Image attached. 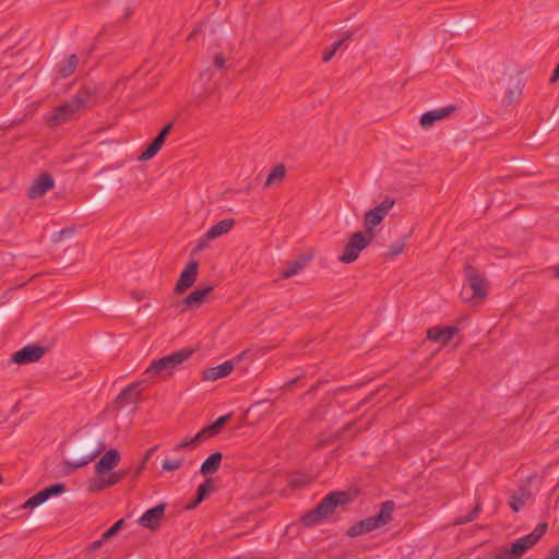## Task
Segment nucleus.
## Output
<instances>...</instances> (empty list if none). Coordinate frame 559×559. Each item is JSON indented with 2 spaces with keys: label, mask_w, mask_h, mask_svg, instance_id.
<instances>
[{
  "label": "nucleus",
  "mask_w": 559,
  "mask_h": 559,
  "mask_svg": "<svg viewBox=\"0 0 559 559\" xmlns=\"http://www.w3.org/2000/svg\"><path fill=\"white\" fill-rule=\"evenodd\" d=\"M97 103V88L84 85L68 102L61 104L55 109L47 123L50 128H56L70 121L74 115L81 110L94 107Z\"/></svg>",
  "instance_id": "nucleus-1"
},
{
  "label": "nucleus",
  "mask_w": 559,
  "mask_h": 559,
  "mask_svg": "<svg viewBox=\"0 0 559 559\" xmlns=\"http://www.w3.org/2000/svg\"><path fill=\"white\" fill-rule=\"evenodd\" d=\"M352 502L353 496L349 491H331L313 509L307 511L300 522L305 527L318 525L333 514L336 509L345 510Z\"/></svg>",
  "instance_id": "nucleus-2"
},
{
  "label": "nucleus",
  "mask_w": 559,
  "mask_h": 559,
  "mask_svg": "<svg viewBox=\"0 0 559 559\" xmlns=\"http://www.w3.org/2000/svg\"><path fill=\"white\" fill-rule=\"evenodd\" d=\"M104 451V444L95 439H86L75 443L71 451V460L63 462V472L71 474L93 462Z\"/></svg>",
  "instance_id": "nucleus-3"
},
{
  "label": "nucleus",
  "mask_w": 559,
  "mask_h": 559,
  "mask_svg": "<svg viewBox=\"0 0 559 559\" xmlns=\"http://www.w3.org/2000/svg\"><path fill=\"white\" fill-rule=\"evenodd\" d=\"M395 503L392 500L384 501L380 504V510L376 515L368 516L356 522L347 530V536L358 537L362 534L370 533L377 528L388 525L392 521Z\"/></svg>",
  "instance_id": "nucleus-4"
},
{
  "label": "nucleus",
  "mask_w": 559,
  "mask_h": 559,
  "mask_svg": "<svg viewBox=\"0 0 559 559\" xmlns=\"http://www.w3.org/2000/svg\"><path fill=\"white\" fill-rule=\"evenodd\" d=\"M547 528L548 524L546 522L539 523L533 532L518 538L509 547L497 552L493 559H520L526 550L538 543V540L546 534Z\"/></svg>",
  "instance_id": "nucleus-5"
},
{
  "label": "nucleus",
  "mask_w": 559,
  "mask_h": 559,
  "mask_svg": "<svg viewBox=\"0 0 559 559\" xmlns=\"http://www.w3.org/2000/svg\"><path fill=\"white\" fill-rule=\"evenodd\" d=\"M193 352L192 348H181L159 359H155L145 369L144 373L148 379L156 376L171 374L179 365L192 356Z\"/></svg>",
  "instance_id": "nucleus-6"
},
{
  "label": "nucleus",
  "mask_w": 559,
  "mask_h": 559,
  "mask_svg": "<svg viewBox=\"0 0 559 559\" xmlns=\"http://www.w3.org/2000/svg\"><path fill=\"white\" fill-rule=\"evenodd\" d=\"M373 237L369 236L365 231L354 233L346 243L342 255L338 260L342 263L348 264L358 259L360 252L369 246Z\"/></svg>",
  "instance_id": "nucleus-7"
},
{
  "label": "nucleus",
  "mask_w": 559,
  "mask_h": 559,
  "mask_svg": "<svg viewBox=\"0 0 559 559\" xmlns=\"http://www.w3.org/2000/svg\"><path fill=\"white\" fill-rule=\"evenodd\" d=\"M393 205L394 200L386 198L379 205L366 212L364 217V224L366 227L365 233L374 237L373 228L383 221Z\"/></svg>",
  "instance_id": "nucleus-8"
},
{
  "label": "nucleus",
  "mask_w": 559,
  "mask_h": 559,
  "mask_svg": "<svg viewBox=\"0 0 559 559\" xmlns=\"http://www.w3.org/2000/svg\"><path fill=\"white\" fill-rule=\"evenodd\" d=\"M465 281L473 290V298L484 299L487 296V282L480 272L471 263L464 266Z\"/></svg>",
  "instance_id": "nucleus-9"
},
{
  "label": "nucleus",
  "mask_w": 559,
  "mask_h": 559,
  "mask_svg": "<svg viewBox=\"0 0 559 559\" xmlns=\"http://www.w3.org/2000/svg\"><path fill=\"white\" fill-rule=\"evenodd\" d=\"M66 491V485L57 483L44 488L31 498H28L22 506L23 509H34L46 502L50 497L61 495Z\"/></svg>",
  "instance_id": "nucleus-10"
},
{
  "label": "nucleus",
  "mask_w": 559,
  "mask_h": 559,
  "mask_svg": "<svg viewBox=\"0 0 559 559\" xmlns=\"http://www.w3.org/2000/svg\"><path fill=\"white\" fill-rule=\"evenodd\" d=\"M198 272L199 262L195 260L190 261L183 269V271L180 273L179 280L177 281L175 286V293L181 295L185 292H187L190 287H192L197 281Z\"/></svg>",
  "instance_id": "nucleus-11"
},
{
  "label": "nucleus",
  "mask_w": 559,
  "mask_h": 559,
  "mask_svg": "<svg viewBox=\"0 0 559 559\" xmlns=\"http://www.w3.org/2000/svg\"><path fill=\"white\" fill-rule=\"evenodd\" d=\"M166 504L159 503L146 510L138 520V523L148 530L156 531L160 526V522L165 515Z\"/></svg>",
  "instance_id": "nucleus-12"
},
{
  "label": "nucleus",
  "mask_w": 559,
  "mask_h": 559,
  "mask_svg": "<svg viewBox=\"0 0 559 559\" xmlns=\"http://www.w3.org/2000/svg\"><path fill=\"white\" fill-rule=\"evenodd\" d=\"M46 352L40 345H26L12 356V361L17 365H25L39 360Z\"/></svg>",
  "instance_id": "nucleus-13"
},
{
  "label": "nucleus",
  "mask_w": 559,
  "mask_h": 559,
  "mask_svg": "<svg viewBox=\"0 0 559 559\" xmlns=\"http://www.w3.org/2000/svg\"><path fill=\"white\" fill-rule=\"evenodd\" d=\"M53 186L55 180L52 176L48 173H43L29 186L27 197L32 200L38 199L51 190Z\"/></svg>",
  "instance_id": "nucleus-14"
},
{
  "label": "nucleus",
  "mask_w": 559,
  "mask_h": 559,
  "mask_svg": "<svg viewBox=\"0 0 559 559\" xmlns=\"http://www.w3.org/2000/svg\"><path fill=\"white\" fill-rule=\"evenodd\" d=\"M173 128V122L167 123L154 138V140L147 145V147L140 154V160H148L153 158L157 152L164 145L170 130Z\"/></svg>",
  "instance_id": "nucleus-15"
},
{
  "label": "nucleus",
  "mask_w": 559,
  "mask_h": 559,
  "mask_svg": "<svg viewBox=\"0 0 559 559\" xmlns=\"http://www.w3.org/2000/svg\"><path fill=\"white\" fill-rule=\"evenodd\" d=\"M211 292H213V286L211 285L191 292L181 300V311L185 312L201 307Z\"/></svg>",
  "instance_id": "nucleus-16"
},
{
  "label": "nucleus",
  "mask_w": 559,
  "mask_h": 559,
  "mask_svg": "<svg viewBox=\"0 0 559 559\" xmlns=\"http://www.w3.org/2000/svg\"><path fill=\"white\" fill-rule=\"evenodd\" d=\"M121 455L117 449H110L95 464V474H109L120 463Z\"/></svg>",
  "instance_id": "nucleus-17"
},
{
  "label": "nucleus",
  "mask_w": 559,
  "mask_h": 559,
  "mask_svg": "<svg viewBox=\"0 0 559 559\" xmlns=\"http://www.w3.org/2000/svg\"><path fill=\"white\" fill-rule=\"evenodd\" d=\"M456 106L450 105L440 109L427 111L420 117V126L423 129H429L435 122L442 120L456 111Z\"/></svg>",
  "instance_id": "nucleus-18"
},
{
  "label": "nucleus",
  "mask_w": 559,
  "mask_h": 559,
  "mask_svg": "<svg viewBox=\"0 0 559 559\" xmlns=\"http://www.w3.org/2000/svg\"><path fill=\"white\" fill-rule=\"evenodd\" d=\"M457 332L455 326L437 325L427 330V338L441 345L448 344Z\"/></svg>",
  "instance_id": "nucleus-19"
},
{
  "label": "nucleus",
  "mask_w": 559,
  "mask_h": 559,
  "mask_svg": "<svg viewBox=\"0 0 559 559\" xmlns=\"http://www.w3.org/2000/svg\"><path fill=\"white\" fill-rule=\"evenodd\" d=\"M313 259L311 253H302L298 255V258L294 261L287 263V266L282 270L280 277L281 278H289L297 275L300 271H302L307 264Z\"/></svg>",
  "instance_id": "nucleus-20"
},
{
  "label": "nucleus",
  "mask_w": 559,
  "mask_h": 559,
  "mask_svg": "<svg viewBox=\"0 0 559 559\" xmlns=\"http://www.w3.org/2000/svg\"><path fill=\"white\" fill-rule=\"evenodd\" d=\"M234 369V364L231 360H227L216 367L206 368L203 370V379L215 381L221 378L228 376Z\"/></svg>",
  "instance_id": "nucleus-21"
},
{
  "label": "nucleus",
  "mask_w": 559,
  "mask_h": 559,
  "mask_svg": "<svg viewBox=\"0 0 559 559\" xmlns=\"http://www.w3.org/2000/svg\"><path fill=\"white\" fill-rule=\"evenodd\" d=\"M141 382H133L126 386L117 396L116 404L118 407H123L127 404L135 403L140 396V392L138 388L140 386Z\"/></svg>",
  "instance_id": "nucleus-22"
},
{
  "label": "nucleus",
  "mask_w": 559,
  "mask_h": 559,
  "mask_svg": "<svg viewBox=\"0 0 559 559\" xmlns=\"http://www.w3.org/2000/svg\"><path fill=\"white\" fill-rule=\"evenodd\" d=\"M532 498V492L526 487H521L511 495L509 506L514 512H519Z\"/></svg>",
  "instance_id": "nucleus-23"
},
{
  "label": "nucleus",
  "mask_w": 559,
  "mask_h": 559,
  "mask_svg": "<svg viewBox=\"0 0 559 559\" xmlns=\"http://www.w3.org/2000/svg\"><path fill=\"white\" fill-rule=\"evenodd\" d=\"M286 176V167L283 163L276 164L266 177L264 186L271 188L280 186Z\"/></svg>",
  "instance_id": "nucleus-24"
},
{
  "label": "nucleus",
  "mask_w": 559,
  "mask_h": 559,
  "mask_svg": "<svg viewBox=\"0 0 559 559\" xmlns=\"http://www.w3.org/2000/svg\"><path fill=\"white\" fill-rule=\"evenodd\" d=\"M223 455L221 452L212 453L201 465L200 473L202 475H212L216 473L221 466Z\"/></svg>",
  "instance_id": "nucleus-25"
},
{
  "label": "nucleus",
  "mask_w": 559,
  "mask_h": 559,
  "mask_svg": "<svg viewBox=\"0 0 559 559\" xmlns=\"http://www.w3.org/2000/svg\"><path fill=\"white\" fill-rule=\"evenodd\" d=\"M236 222L234 218H226L223 221H219L214 226H212L207 230V238H217L219 236L226 235L229 233L233 227L235 226Z\"/></svg>",
  "instance_id": "nucleus-26"
},
{
  "label": "nucleus",
  "mask_w": 559,
  "mask_h": 559,
  "mask_svg": "<svg viewBox=\"0 0 559 559\" xmlns=\"http://www.w3.org/2000/svg\"><path fill=\"white\" fill-rule=\"evenodd\" d=\"M79 64V57L76 55H70L58 69L59 76L61 79L69 78L73 74Z\"/></svg>",
  "instance_id": "nucleus-27"
},
{
  "label": "nucleus",
  "mask_w": 559,
  "mask_h": 559,
  "mask_svg": "<svg viewBox=\"0 0 559 559\" xmlns=\"http://www.w3.org/2000/svg\"><path fill=\"white\" fill-rule=\"evenodd\" d=\"M214 490V483L212 478H205L197 489V503H201Z\"/></svg>",
  "instance_id": "nucleus-28"
},
{
  "label": "nucleus",
  "mask_w": 559,
  "mask_h": 559,
  "mask_svg": "<svg viewBox=\"0 0 559 559\" xmlns=\"http://www.w3.org/2000/svg\"><path fill=\"white\" fill-rule=\"evenodd\" d=\"M109 487L112 484H109L108 474H96V478L90 484V491H102Z\"/></svg>",
  "instance_id": "nucleus-29"
},
{
  "label": "nucleus",
  "mask_w": 559,
  "mask_h": 559,
  "mask_svg": "<svg viewBox=\"0 0 559 559\" xmlns=\"http://www.w3.org/2000/svg\"><path fill=\"white\" fill-rule=\"evenodd\" d=\"M481 511V503L478 502L475 507L464 516H459L454 520L455 525H464L476 520Z\"/></svg>",
  "instance_id": "nucleus-30"
},
{
  "label": "nucleus",
  "mask_w": 559,
  "mask_h": 559,
  "mask_svg": "<svg viewBox=\"0 0 559 559\" xmlns=\"http://www.w3.org/2000/svg\"><path fill=\"white\" fill-rule=\"evenodd\" d=\"M126 526L124 519L118 520L112 526H110L105 533H103V540H109L116 536Z\"/></svg>",
  "instance_id": "nucleus-31"
},
{
  "label": "nucleus",
  "mask_w": 559,
  "mask_h": 559,
  "mask_svg": "<svg viewBox=\"0 0 559 559\" xmlns=\"http://www.w3.org/2000/svg\"><path fill=\"white\" fill-rule=\"evenodd\" d=\"M185 459L179 457L175 461L171 460H165L162 464V468L164 472H173L176 469H179L183 465Z\"/></svg>",
  "instance_id": "nucleus-32"
},
{
  "label": "nucleus",
  "mask_w": 559,
  "mask_h": 559,
  "mask_svg": "<svg viewBox=\"0 0 559 559\" xmlns=\"http://www.w3.org/2000/svg\"><path fill=\"white\" fill-rule=\"evenodd\" d=\"M130 473V468H126V469H120V471H117V472H110L108 474V477H109V484H112V486H115L116 484H118L119 481H121L123 478H126Z\"/></svg>",
  "instance_id": "nucleus-33"
},
{
  "label": "nucleus",
  "mask_w": 559,
  "mask_h": 559,
  "mask_svg": "<svg viewBox=\"0 0 559 559\" xmlns=\"http://www.w3.org/2000/svg\"><path fill=\"white\" fill-rule=\"evenodd\" d=\"M199 443H201L200 441V436H194L193 438H189V439H183L180 443H178L175 448H174V451H180L182 449H186L188 447H198Z\"/></svg>",
  "instance_id": "nucleus-34"
},
{
  "label": "nucleus",
  "mask_w": 559,
  "mask_h": 559,
  "mask_svg": "<svg viewBox=\"0 0 559 559\" xmlns=\"http://www.w3.org/2000/svg\"><path fill=\"white\" fill-rule=\"evenodd\" d=\"M230 418L229 415L221 416L218 417L214 423L209 425V430L214 431V433H218L221 429L224 427V425L228 421Z\"/></svg>",
  "instance_id": "nucleus-35"
},
{
  "label": "nucleus",
  "mask_w": 559,
  "mask_h": 559,
  "mask_svg": "<svg viewBox=\"0 0 559 559\" xmlns=\"http://www.w3.org/2000/svg\"><path fill=\"white\" fill-rule=\"evenodd\" d=\"M404 247H405L404 240H397V241L393 242L390 247L389 255L391 258L397 257L399 254H401L403 252Z\"/></svg>",
  "instance_id": "nucleus-36"
},
{
  "label": "nucleus",
  "mask_w": 559,
  "mask_h": 559,
  "mask_svg": "<svg viewBox=\"0 0 559 559\" xmlns=\"http://www.w3.org/2000/svg\"><path fill=\"white\" fill-rule=\"evenodd\" d=\"M353 34H354V33H353V32H350V31L345 32V34L343 35V37H342V38H340L338 40H336V41H334V43L332 44L331 49H332V50H334V52H336V51H337V50L343 46V44H344L346 40H348V39H350V38H352Z\"/></svg>",
  "instance_id": "nucleus-37"
},
{
  "label": "nucleus",
  "mask_w": 559,
  "mask_h": 559,
  "mask_svg": "<svg viewBox=\"0 0 559 559\" xmlns=\"http://www.w3.org/2000/svg\"><path fill=\"white\" fill-rule=\"evenodd\" d=\"M213 238H207V231L204 234V236L199 240V242L197 243V246L193 248L192 250V253H198L202 250H204L205 248L209 247V241L212 240Z\"/></svg>",
  "instance_id": "nucleus-38"
},
{
  "label": "nucleus",
  "mask_w": 559,
  "mask_h": 559,
  "mask_svg": "<svg viewBox=\"0 0 559 559\" xmlns=\"http://www.w3.org/2000/svg\"><path fill=\"white\" fill-rule=\"evenodd\" d=\"M521 94H522V92L519 87L515 90H509L507 93V98H508L509 104L518 102Z\"/></svg>",
  "instance_id": "nucleus-39"
},
{
  "label": "nucleus",
  "mask_w": 559,
  "mask_h": 559,
  "mask_svg": "<svg viewBox=\"0 0 559 559\" xmlns=\"http://www.w3.org/2000/svg\"><path fill=\"white\" fill-rule=\"evenodd\" d=\"M197 436H200V441L202 442L209 438L216 436V433H214V431L212 430H209V426H206L201 431H199Z\"/></svg>",
  "instance_id": "nucleus-40"
},
{
  "label": "nucleus",
  "mask_w": 559,
  "mask_h": 559,
  "mask_svg": "<svg viewBox=\"0 0 559 559\" xmlns=\"http://www.w3.org/2000/svg\"><path fill=\"white\" fill-rule=\"evenodd\" d=\"M226 63V59L223 57V55L217 53L214 56L213 64L218 69H224Z\"/></svg>",
  "instance_id": "nucleus-41"
},
{
  "label": "nucleus",
  "mask_w": 559,
  "mask_h": 559,
  "mask_svg": "<svg viewBox=\"0 0 559 559\" xmlns=\"http://www.w3.org/2000/svg\"><path fill=\"white\" fill-rule=\"evenodd\" d=\"M334 55H335L334 50H332V49L325 50L322 55L323 62H329L333 58Z\"/></svg>",
  "instance_id": "nucleus-42"
},
{
  "label": "nucleus",
  "mask_w": 559,
  "mask_h": 559,
  "mask_svg": "<svg viewBox=\"0 0 559 559\" xmlns=\"http://www.w3.org/2000/svg\"><path fill=\"white\" fill-rule=\"evenodd\" d=\"M107 540H103V537L100 539H97V540H94L91 545H90V549L91 550H96L98 548H100L103 546L104 543H106Z\"/></svg>",
  "instance_id": "nucleus-43"
},
{
  "label": "nucleus",
  "mask_w": 559,
  "mask_h": 559,
  "mask_svg": "<svg viewBox=\"0 0 559 559\" xmlns=\"http://www.w3.org/2000/svg\"><path fill=\"white\" fill-rule=\"evenodd\" d=\"M559 80V63L555 68L554 72L550 75L549 82L555 83Z\"/></svg>",
  "instance_id": "nucleus-44"
},
{
  "label": "nucleus",
  "mask_w": 559,
  "mask_h": 559,
  "mask_svg": "<svg viewBox=\"0 0 559 559\" xmlns=\"http://www.w3.org/2000/svg\"><path fill=\"white\" fill-rule=\"evenodd\" d=\"M145 460H143L141 462V464L135 468L134 473H133V478H136L139 477V475L143 472V469L145 468Z\"/></svg>",
  "instance_id": "nucleus-45"
},
{
  "label": "nucleus",
  "mask_w": 559,
  "mask_h": 559,
  "mask_svg": "<svg viewBox=\"0 0 559 559\" xmlns=\"http://www.w3.org/2000/svg\"><path fill=\"white\" fill-rule=\"evenodd\" d=\"M548 559H559V546H556L550 550Z\"/></svg>",
  "instance_id": "nucleus-46"
},
{
  "label": "nucleus",
  "mask_w": 559,
  "mask_h": 559,
  "mask_svg": "<svg viewBox=\"0 0 559 559\" xmlns=\"http://www.w3.org/2000/svg\"><path fill=\"white\" fill-rule=\"evenodd\" d=\"M157 447H153V448H150L146 452H145V455H144V459L145 460V463L148 461V459L151 457V455L156 451Z\"/></svg>",
  "instance_id": "nucleus-47"
},
{
  "label": "nucleus",
  "mask_w": 559,
  "mask_h": 559,
  "mask_svg": "<svg viewBox=\"0 0 559 559\" xmlns=\"http://www.w3.org/2000/svg\"><path fill=\"white\" fill-rule=\"evenodd\" d=\"M200 503H197V497H194V499L192 501H190L188 504H187V509L188 510H193L195 509Z\"/></svg>",
  "instance_id": "nucleus-48"
},
{
  "label": "nucleus",
  "mask_w": 559,
  "mask_h": 559,
  "mask_svg": "<svg viewBox=\"0 0 559 559\" xmlns=\"http://www.w3.org/2000/svg\"><path fill=\"white\" fill-rule=\"evenodd\" d=\"M554 276L559 278V263L552 267Z\"/></svg>",
  "instance_id": "nucleus-49"
},
{
  "label": "nucleus",
  "mask_w": 559,
  "mask_h": 559,
  "mask_svg": "<svg viewBox=\"0 0 559 559\" xmlns=\"http://www.w3.org/2000/svg\"><path fill=\"white\" fill-rule=\"evenodd\" d=\"M298 380H299V377L292 379L290 381L287 382V386L292 388L293 385H295L297 383Z\"/></svg>",
  "instance_id": "nucleus-50"
},
{
  "label": "nucleus",
  "mask_w": 559,
  "mask_h": 559,
  "mask_svg": "<svg viewBox=\"0 0 559 559\" xmlns=\"http://www.w3.org/2000/svg\"><path fill=\"white\" fill-rule=\"evenodd\" d=\"M350 388H348V386H341V388L337 389V392H345V391H347Z\"/></svg>",
  "instance_id": "nucleus-51"
},
{
  "label": "nucleus",
  "mask_w": 559,
  "mask_h": 559,
  "mask_svg": "<svg viewBox=\"0 0 559 559\" xmlns=\"http://www.w3.org/2000/svg\"><path fill=\"white\" fill-rule=\"evenodd\" d=\"M3 481V478L0 476V484Z\"/></svg>",
  "instance_id": "nucleus-52"
}]
</instances>
